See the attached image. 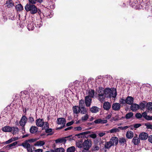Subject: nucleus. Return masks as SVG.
Listing matches in <instances>:
<instances>
[{
    "mask_svg": "<svg viewBox=\"0 0 152 152\" xmlns=\"http://www.w3.org/2000/svg\"><path fill=\"white\" fill-rule=\"evenodd\" d=\"M98 98L101 102L104 101L106 98H115L116 95L115 89L107 88L104 89L102 87H100L97 91Z\"/></svg>",
    "mask_w": 152,
    "mask_h": 152,
    "instance_id": "1",
    "label": "nucleus"
},
{
    "mask_svg": "<svg viewBox=\"0 0 152 152\" xmlns=\"http://www.w3.org/2000/svg\"><path fill=\"white\" fill-rule=\"evenodd\" d=\"M25 8L26 11H30L31 14H35L37 12V7L33 4H27Z\"/></svg>",
    "mask_w": 152,
    "mask_h": 152,
    "instance_id": "2",
    "label": "nucleus"
},
{
    "mask_svg": "<svg viewBox=\"0 0 152 152\" xmlns=\"http://www.w3.org/2000/svg\"><path fill=\"white\" fill-rule=\"evenodd\" d=\"M21 145L23 146L24 148L26 149L28 152H32L33 151L32 146L27 140H26L22 143Z\"/></svg>",
    "mask_w": 152,
    "mask_h": 152,
    "instance_id": "3",
    "label": "nucleus"
},
{
    "mask_svg": "<svg viewBox=\"0 0 152 152\" xmlns=\"http://www.w3.org/2000/svg\"><path fill=\"white\" fill-rule=\"evenodd\" d=\"M92 146V141L90 139L85 140L83 142V148L90 149Z\"/></svg>",
    "mask_w": 152,
    "mask_h": 152,
    "instance_id": "4",
    "label": "nucleus"
},
{
    "mask_svg": "<svg viewBox=\"0 0 152 152\" xmlns=\"http://www.w3.org/2000/svg\"><path fill=\"white\" fill-rule=\"evenodd\" d=\"M57 122L58 124L62 125L60 127L58 128V129H60L62 128L65 126L66 121L64 118H58L57 119Z\"/></svg>",
    "mask_w": 152,
    "mask_h": 152,
    "instance_id": "5",
    "label": "nucleus"
},
{
    "mask_svg": "<svg viewBox=\"0 0 152 152\" xmlns=\"http://www.w3.org/2000/svg\"><path fill=\"white\" fill-rule=\"evenodd\" d=\"M27 120V118L26 117L25 115L23 116L20 121L19 123L20 125L22 127H24L25 125Z\"/></svg>",
    "mask_w": 152,
    "mask_h": 152,
    "instance_id": "6",
    "label": "nucleus"
},
{
    "mask_svg": "<svg viewBox=\"0 0 152 152\" xmlns=\"http://www.w3.org/2000/svg\"><path fill=\"white\" fill-rule=\"evenodd\" d=\"M112 107L113 110L118 111L120 109L121 104L119 103H114L113 104Z\"/></svg>",
    "mask_w": 152,
    "mask_h": 152,
    "instance_id": "7",
    "label": "nucleus"
},
{
    "mask_svg": "<svg viewBox=\"0 0 152 152\" xmlns=\"http://www.w3.org/2000/svg\"><path fill=\"white\" fill-rule=\"evenodd\" d=\"M118 138L116 137H112L110 140V142L112 144V145H117L118 143Z\"/></svg>",
    "mask_w": 152,
    "mask_h": 152,
    "instance_id": "8",
    "label": "nucleus"
},
{
    "mask_svg": "<svg viewBox=\"0 0 152 152\" xmlns=\"http://www.w3.org/2000/svg\"><path fill=\"white\" fill-rule=\"evenodd\" d=\"M130 109L133 111H136L140 109V106L139 105L137 104L132 103Z\"/></svg>",
    "mask_w": 152,
    "mask_h": 152,
    "instance_id": "9",
    "label": "nucleus"
},
{
    "mask_svg": "<svg viewBox=\"0 0 152 152\" xmlns=\"http://www.w3.org/2000/svg\"><path fill=\"white\" fill-rule=\"evenodd\" d=\"M44 121L43 119H38L36 121V124L39 127L42 126L44 124Z\"/></svg>",
    "mask_w": 152,
    "mask_h": 152,
    "instance_id": "10",
    "label": "nucleus"
},
{
    "mask_svg": "<svg viewBox=\"0 0 152 152\" xmlns=\"http://www.w3.org/2000/svg\"><path fill=\"white\" fill-rule=\"evenodd\" d=\"M85 100L86 106L89 107L91 103V99L89 96H86L85 98Z\"/></svg>",
    "mask_w": 152,
    "mask_h": 152,
    "instance_id": "11",
    "label": "nucleus"
},
{
    "mask_svg": "<svg viewBox=\"0 0 152 152\" xmlns=\"http://www.w3.org/2000/svg\"><path fill=\"white\" fill-rule=\"evenodd\" d=\"M120 131L119 127L118 128L114 127L107 132V133H115L118 132Z\"/></svg>",
    "mask_w": 152,
    "mask_h": 152,
    "instance_id": "12",
    "label": "nucleus"
},
{
    "mask_svg": "<svg viewBox=\"0 0 152 152\" xmlns=\"http://www.w3.org/2000/svg\"><path fill=\"white\" fill-rule=\"evenodd\" d=\"M139 138L141 140H146L148 137L147 133L145 132H142L139 135Z\"/></svg>",
    "mask_w": 152,
    "mask_h": 152,
    "instance_id": "13",
    "label": "nucleus"
},
{
    "mask_svg": "<svg viewBox=\"0 0 152 152\" xmlns=\"http://www.w3.org/2000/svg\"><path fill=\"white\" fill-rule=\"evenodd\" d=\"M111 105L110 102H105L103 104L104 109L107 110H109L110 108Z\"/></svg>",
    "mask_w": 152,
    "mask_h": 152,
    "instance_id": "14",
    "label": "nucleus"
},
{
    "mask_svg": "<svg viewBox=\"0 0 152 152\" xmlns=\"http://www.w3.org/2000/svg\"><path fill=\"white\" fill-rule=\"evenodd\" d=\"M12 127L5 126L1 128L2 130L4 132H12Z\"/></svg>",
    "mask_w": 152,
    "mask_h": 152,
    "instance_id": "15",
    "label": "nucleus"
},
{
    "mask_svg": "<svg viewBox=\"0 0 152 152\" xmlns=\"http://www.w3.org/2000/svg\"><path fill=\"white\" fill-rule=\"evenodd\" d=\"M69 137H66L65 138H59L55 140V142L56 143H65L66 142V140L65 138H68Z\"/></svg>",
    "mask_w": 152,
    "mask_h": 152,
    "instance_id": "16",
    "label": "nucleus"
},
{
    "mask_svg": "<svg viewBox=\"0 0 152 152\" xmlns=\"http://www.w3.org/2000/svg\"><path fill=\"white\" fill-rule=\"evenodd\" d=\"M126 104H131L133 103L134 98L132 96H128L126 99Z\"/></svg>",
    "mask_w": 152,
    "mask_h": 152,
    "instance_id": "17",
    "label": "nucleus"
},
{
    "mask_svg": "<svg viewBox=\"0 0 152 152\" xmlns=\"http://www.w3.org/2000/svg\"><path fill=\"white\" fill-rule=\"evenodd\" d=\"M28 94V92L26 91H21L20 94V96L21 98L22 99H25Z\"/></svg>",
    "mask_w": 152,
    "mask_h": 152,
    "instance_id": "18",
    "label": "nucleus"
},
{
    "mask_svg": "<svg viewBox=\"0 0 152 152\" xmlns=\"http://www.w3.org/2000/svg\"><path fill=\"white\" fill-rule=\"evenodd\" d=\"M90 111L93 113H96L99 111V108L96 106H93L90 109Z\"/></svg>",
    "mask_w": 152,
    "mask_h": 152,
    "instance_id": "19",
    "label": "nucleus"
},
{
    "mask_svg": "<svg viewBox=\"0 0 152 152\" xmlns=\"http://www.w3.org/2000/svg\"><path fill=\"white\" fill-rule=\"evenodd\" d=\"M132 142L135 145H137L140 142V138L137 137H134L132 139Z\"/></svg>",
    "mask_w": 152,
    "mask_h": 152,
    "instance_id": "20",
    "label": "nucleus"
},
{
    "mask_svg": "<svg viewBox=\"0 0 152 152\" xmlns=\"http://www.w3.org/2000/svg\"><path fill=\"white\" fill-rule=\"evenodd\" d=\"M76 145L77 147L79 148L83 147V142L82 141L78 140L76 142Z\"/></svg>",
    "mask_w": 152,
    "mask_h": 152,
    "instance_id": "21",
    "label": "nucleus"
},
{
    "mask_svg": "<svg viewBox=\"0 0 152 152\" xmlns=\"http://www.w3.org/2000/svg\"><path fill=\"white\" fill-rule=\"evenodd\" d=\"M45 142L43 140L39 141L36 142L34 144V146H41L44 145Z\"/></svg>",
    "mask_w": 152,
    "mask_h": 152,
    "instance_id": "22",
    "label": "nucleus"
},
{
    "mask_svg": "<svg viewBox=\"0 0 152 152\" xmlns=\"http://www.w3.org/2000/svg\"><path fill=\"white\" fill-rule=\"evenodd\" d=\"M142 115V116L148 120H152V116L147 115V113L145 112L143 113Z\"/></svg>",
    "mask_w": 152,
    "mask_h": 152,
    "instance_id": "23",
    "label": "nucleus"
},
{
    "mask_svg": "<svg viewBox=\"0 0 152 152\" xmlns=\"http://www.w3.org/2000/svg\"><path fill=\"white\" fill-rule=\"evenodd\" d=\"M133 133L131 131H128L126 134V137L129 139L132 138L133 137Z\"/></svg>",
    "mask_w": 152,
    "mask_h": 152,
    "instance_id": "24",
    "label": "nucleus"
},
{
    "mask_svg": "<svg viewBox=\"0 0 152 152\" xmlns=\"http://www.w3.org/2000/svg\"><path fill=\"white\" fill-rule=\"evenodd\" d=\"M38 129L37 127L32 126L30 129V131L31 133H34L37 131Z\"/></svg>",
    "mask_w": 152,
    "mask_h": 152,
    "instance_id": "25",
    "label": "nucleus"
},
{
    "mask_svg": "<svg viewBox=\"0 0 152 152\" xmlns=\"http://www.w3.org/2000/svg\"><path fill=\"white\" fill-rule=\"evenodd\" d=\"M73 110L74 113L77 114L80 112V107L77 106H75L73 107Z\"/></svg>",
    "mask_w": 152,
    "mask_h": 152,
    "instance_id": "26",
    "label": "nucleus"
},
{
    "mask_svg": "<svg viewBox=\"0 0 152 152\" xmlns=\"http://www.w3.org/2000/svg\"><path fill=\"white\" fill-rule=\"evenodd\" d=\"M6 4L8 8H10L14 6V3L11 0H9L6 2Z\"/></svg>",
    "mask_w": 152,
    "mask_h": 152,
    "instance_id": "27",
    "label": "nucleus"
},
{
    "mask_svg": "<svg viewBox=\"0 0 152 152\" xmlns=\"http://www.w3.org/2000/svg\"><path fill=\"white\" fill-rule=\"evenodd\" d=\"M12 134H17L18 132L19 131L18 128L16 127H12Z\"/></svg>",
    "mask_w": 152,
    "mask_h": 152,
    "instance_id": "28",
    "label": "nucleus"
},
{
    "mask_svg": "<svg viewBox=\"0 0 152 152\" xmlns=\"http://www.w3.org/2000/svg\"><path fill=\"white\" fill-rule=\"evenodd\" d=\"M94 90L92 89L89 90L88 91V96H89L90 98H94Z\"/></svg>",
    "mask_w": 152,
    "mask_h": 152,
    "instance_id": "29",
    "label": "nucleus"
},
{
    "mask_svg": "<svg viewBox=\"0 0 152 152\" xmlns=\"http://www.w3.org/2000/svg\"><path fill=\"white\" fill-rule=\"evenodd\" d=\"M15 9L17 11H20L23 9V7L20 4H18L15 7Z\"/></svg>",
    "mask_w": 152,
    "mask_h": 152,
    "instance_id": "30",
    "label": "nucleus"
},
{
    "mask_svg": "<svg viewBox=\"0 0 152 152\" xmlns=\"http://www.w3.org/2000/svg\"><path fill=\"white\" fill-rule=\"evenodd\" d=\"M87 110L86 108L85 107H80V112L83 114H85L87 112Z\"/></svg>",
    "mask_w": 152,
    "mask_h": 152,
    "instance_id": "31",
    "label": "nucleus"
},
{
    "mask_svg": "<svg viewBox=\"0 0 152 152\" xmlns=\"http://www.w3.org/2000/svg\"><path fill=\"white\" fill-rule=\"evenodd\" d=\"M42 21L39 20H37L36 22H35V25L37 27L40 28L42 26Z\"/></svg>",
    "mask_w": 152,
    "mask_h": 152,
    "instance_id": "32",
    "label": "nucleus"
},
{
    "mask_svg": "<svg viewBox=\"0 0 152 152\" xmlns=\"http://www.w3.org/2000/svg\"><path fill=\"white\" fill-rule=\"evenodd\" d=\"M17 143L18 142H15L11 144L8 145L7 146V148H13L17 145Z\"/></svg>",
    "mask_w": 152,
    "mask_h": 152,
    "instance_id": "33",
    "label": "nucleus"
},
{
    "mask_svg": "<svg viewBox=\"0 0 152 152\" xmlns=\"http://www.w3.org/2000/svg\"><path fill=\"white\" fill-rule=\"evenodd\" d=\"M112 146V144L110 141L107 142L105 143L104 148L106 149H109Z\"/></svg>",
    "mask_w": 152,
    "mask_h": 152,
    "instance_id": "34",
    "label": "nucleus"
},
{
    "mask_svg": "<svg viewBox=\"0 0 152 152\" xmlns=\"http://www.w3.org/2000/svg\"><path fill=\"white\" fill-rule=\"evenodd\" d=\"M76 150L74 146H71L68 148L66 150L67 152H74Z\"/></svg>",
    "mask_w": 152,
    "mask_h": 152,
    "instance_id": "35",
    "label": "nucleus"
},
{
    "mask_svg": "<svg viewBox=\"0 0 152 152\" xmlns=\"http://www.w3.org/2000/svg\"><path fill=\"white\" fill-rule=\"evenodd\" d=\"M146 107L147 109L148 110H152V102L148 103L146 105Z\"/></svg>",
    "mask_w": 152,
    "mask_h": 152,
    "instance_id": "36",
    "label": "nucleus"
},
{
    "mask_svg": "<svg viewBox=\"0 0 152 152\" xmlns=\"http://www.w3.org/2000/svg\"><path fill=\"white\" fill-rule=\"evenodd\" d=\"M28 29L29 31L32 30L34 29L33 23H31L28 25Z\"/></svg>",
    "mask_w": 152,
    "mask_h": 152,
    "instance_id": "37",
    "label": "nucleus"
},
{
    "mask_svg": "<svg viewBox=\"0 0 152 152\" xmlns=\"http://www.w3.org/2000/svg\"><path fill=\"white\" fill-rule=\"evenodd\" d=\"M91 131H87L83 132L80 133L77 135V136H78L81 135H86L89 134H91Z\"/></svg>",
    "mask_w": 152,
    "mask_h": 152,
    "instance_id": "38",
    "label": "nucleus"
},
{
    "mask_svg": "<svg viewBox=\"0 0 152 152\" xmlns=\"http://www.w3.org/2000/svg\"><path fill=\"white\" fill-rule=\"evenodd\" d=\"M133 115V113L132 112H130L127 113L126 115V118L129 119L131 118Z\"/></svg>",
    "mask_w": 152,
    "mask_h": 152,
    "instance_id": "39",
    "label": "nucleus"
},
{
    "mask_svg": "<svg viewBox=\"0 0 152 152\" xmlns=\"http://www.w3.org/2000/svg\"><path fill=\"white\" fill-rule=\"evenodd\" d=\"M79 107H85L84 102L83 100L81 99L79 101Z\"/></svg>",
    "mask_w": 152,
    "mask_h": 152,
    "instance_id": "40",
    "label": "nucleus"
},
{
    "mask_svg": "<svg viewBox=\"0 0 152 152\" xmlns=\"http://www.w3.org/2000/svg\"><path fill=\"white\" fill-rule=\"evenodd\" d=\"M89 116L88 114H86L81 117V119L82 121H86L88 118Z\"/></svg>",
    "mask_w": 152,
    "mask_h": 152,
    "instance_id": "41",
    "label": "nucleus"
},
{
    "mask_svg": "<svg viewBox=\"0 0 152 152\" xmlns=\"http://www.w3.org/2000/svg\"><path fill=\"white\" fill-rule=\"evenodd\" d=\"M107 131H104L100 132L98 133V135L100 137H102L105 135L106 133H107Z\"/></svg>",
    "mask_w": 152,
    "mask_h": 152,
    "instance_id": "42",
    "label": "nucleus"
},
{
    "mask_svg": "<svg viewBox=\"0 0 152 152\" xmlns=\"http://www.w3.org/2000/svg\"><path fill=\"white\" fill-rule=\"evenodd\" d=\"M140 106V108L141 110H143L144 108L146 106V104L143 102L141 103L139 105Z\"/></svg>",
    "mask_w": 152,
    "mask_h": 152,
    "instance_id": "43",
    "label": "nucleus"
},
{
    "mask_svg": "<svg viewBox=\"0 0 152 152\" xmlns=\"http://www.w3.org/2000/svg\"><path fill=\"white\" fill-rule=\"evenodd\" d=\"M91 133H93L90 134L89 135V137L93 139L96 138L97 137L96 134L95 133H93V132H91Z\"/></svg>",
    "mask_w": 152,
    "mask_h": 152,
    "instance_id": "44",
    "label": "nucleus"
},
{
    "mask_svg": "<svg viewBox=\"0 0 152 152\" xmlns=\"http://www.w3.org/2000/svg\"><path fill=\"white\" fill-rule=\"evenodd\" d=\"M38 139L37 138L31 139H30L27 140L29 143H30L36 141L38 140Z\"/></svg>",
    "mask_w": 152,
    "mask_h": 152,
    "instance_id": "45",
    "label": "nucleus"
},
{
    "mask_svg": "<svg viewBox=\"0 0 152 152\" xmlns=\"http://www.w3.org/2000/svg\"><path fill=\"white\" fill-rule=\"evenodd\" d=\"M56 152H64L65 150L63 148H56Z\"/></svg>",
    "mask_w": 152,
    "mask_h": 152,
    "instance_id": "46",
    "label": "nucleus"
},
{
    "mask_svg": "<svg viewBox=\"0 0 152 152\" xmlns=\"http://www.w3.org/2000/svg\"><path fill=\"white\" fill-rule=\"evenodd\" d=\"M19 138L18 137H12L9 140L10 143L13 141H15L18 139Z\"/></svg>",
    "mask_w": 152,
    "mask_h": 152,
    "instance_id": "47",
    "label": "nucleus"
},
{
    "mask_svg": "<svg viewBox=\"0 0 152 152\" xmlns=\"http://www.w3.org/2000/svg\"><path fill=\"white\" fill-rule=\"evenodd\" d=\"M145 125L148 129H152V125L150 123H145Z\"/></svg>",
    "mask_w": 152,
    "mask_h": 152,
    "instance_id": "48",
    "label": "nucleus"
},
{
    "mask_svg": "<svg viewBox=\"0 0 152 152\" xmlns=\"http://www.w3.org/2000/svg\"><path fill=\"white\" fill-rule=\"evenodd\" d=\"M126 142V140L125 138L122 137L120 138L119 140V142L121 144L124 143L125 142Z\"/></svg>",
    "mask_w": 152,
    "mask_h": 152,
    "instance_id": "49",
    "label": "nucleus"
},
{
    "mask_svg": "<svg viewBox=\"0 0 152 152\" xmlns=\"http://www.w3.org/2000/svg\"><path fill=\"white\" fill-rule=\"evenodd\" d=\"M92 149V151H98L99 149V148L98 146L95 145L93 146Z\"/></svg>",
    "mask_w": 152,
    "mask_h": 152,
    "instance_id": "50",
    "label": "nucleus"
},
{
    "mask_svg": "<svg viewBox=\"0 0 152 152\" xmlns=\"http://www.w3.org/2000/svg\"><path fill=\"white\" fill-rule=\"evenodd\" d=\"M119 102L120 103V104H125L126 103V99H123V98L120 99Z\"/></svg>",
    "mask_w": 152,
    "mask_h": 152,
    "instance_id": "51",
    "label": "nucleus"
},
{
    "mask_svg": "<svg viewBox=\"0 0 152 152\" xmlns=\"http://www.w3.org/2000/svg\"><path fill=\"white\" fill-rule=\"evenodd\" d=\"M135 117L137 118H140L142 117V115L140 113H137L135 114Z\"/></svg>",
    "mask_w": 152,
    "mask_h": 152,
    "instance_id": "52",
    "label": "nucleus"
},
{
    "mask_svg": "<svg viewBox=\"0 0 152 152\" xmlns=\"http://www.w3.org/2000/svg\"><path fill=\"white\" fill-rule=\"evenodd\" d=\"M100 124H106L107 122V121L106 119L102 120L100 119Z\"/></svg>",
    "mask_w": 152,
    "mask_h": 152,
    "instance_id": "53",
    "label": "nucleus"
},
{
    "mask_svg": "<svg viewBox=\"0 0 152 152\" xmlns=\"http://www.w3.org/2000/svg\"><path fill=\"white\" fill-rule=\"evenodd\" d=\"M82 129V128L80 126L74 128V130L75 131H79L81 130Z\"/></svg>",
    "mask_w": 152,
    "mask_h": 152,
    "instance_id": "54",
    "label": "nucleus"
},
{
    "mask_svg": "<svg viewBox=\"0 0 152 152\" xmlns=\"http://www.w3.org/2000/svg\"><path fill=\"white\" fill-rule=\"evenodd\" d=\"M29 2L32 4H35L36 3V0H28Z\"/></svg>",
    "mask_w": 152,
    "mask_h": 152,
    "instance_id": "55",
    "label": "nucleus"
},
{
    "mask_svg": "<svg viewBox=\"0 0 152 152\" xmlns=\"http://www.w3.org/2000/svg\"><path fill=\"white\" fill-rule=\"evenodd\" d=\"M128 128H129L128 126H126L124 127H122V126L119 127V128L120 130V129L124 130L125 129H127Z\"/></svg>",
    "mask_w": 152,
    "mask_h": 152,
    "instance_id": "56",
    "label": "nucleus"
},
{
    "mask_svg": "<svg viewBox=\"0 0 152 152\" xmlns=\"http://www.w3.org/2000/svg\"><path fill=\"white\" fill-rule=\"evenodd\" d=\"M34 121V119L31 117H30L28 119V121L30 123H32Z\"/></svg>",
    "mask_w": 152,
    "mask_h": 152,
    "instance_id": "57",
    "label": "nucleus"
},
{
    "mask_svg": "<svg viewBox=\"0 0 152 152\" xmlns=\"http://www.w3.org/2000/svg\"><path fill=\"white\" fill-rule=\"evenodd\" d=\"M100 119H98L94 121V122L96 124H100Z\"/></svg>",
    "mask_w": 152,
    "mask_h": 152,
    "instance_id": "58",
    "label": "nucleus"
},
{
    "mask_svg": "<svg viewBox=\"0 0 152 152\" xmlns=\"http://www.w3.org/2000/svg\"><path fill=\"white\" fill-rule=\"evenodd\" d=\"M141 126V124H136L134 125V127L136 128H137Z\"/></svg>",
    "mask_w": 152,
    "mask_h": 152,
    "instance_id": "59",
    "label": "nucleus"
},
{
    "mask_svg": "<svg viewBox=\"0 0 152 152\" xmlns=\"http://www.w3.org/2000/svg\"><path fill=\"white\" fill-rule=\"evenodd\" d=\"M49 127V124L48 122H46L44 128L46 129H48Z\"/></svg>",
    "mask_w": 152,
    "mask_h": 152,
    "instance_id": "60",
    "label": "nucleus"
},
{
    "mask_svg": "<svg viewBox=\"0 0 152 152\" xmlns=\"http://www.w3.org/2000/svg\"><path fill=\"white\" fill-rule=\"evenodd\" d=\"M148 141L151 143H152V135H151L148 137Z\"/></svg>",
    "mask_w": 152,
    "mask_h": 152,
    "instance_id": "61",
    "label": "nucleus"
},
{
    "mask_svg": "<svg viewBox=\"0 0 152 152\" xmlns=\"http://www.w3.org/2000/svg\"><path fill=\"white\" fill-rule=\"evenodd\" d=\"M73 122L72 121L69 122L66 124V125L67 126H70L72 125L73 124Z\"/></svg>",
    "mask_w": 152,
    "mask_h": 152,
    "instance_id": "62",
    "label": "nucleus"
},
{
    "mask_svg": "<svg viewBox=\"0 0 152 152\" xmlns=\"http://www.w3.org/2000/svg\"><path fill=\"white\" fill-rule=\"evenodd\" d=\"M43 150L41 149H38L35 150L34 152H43Z\"/></svg>",
    "mask_w": 152,
    "mask_h": 152,
    "instance_id": "63",
    "label": "nucleus"
},
{
    "mask_svg": "<svg viewBox=\"0 0 152 152\" xmlns=\"http://www.w3.org/2000/svg\"><path fill=\"white\" fill-rule=\"evenodd\" d=\"M52 131V129H45V132L47 133H49Z\"/></svg>",
    "mask_w": 152,
    "mask_h": 152,
    "instance_id": "64",
    "label": "nucleus"
}]
</instances>
